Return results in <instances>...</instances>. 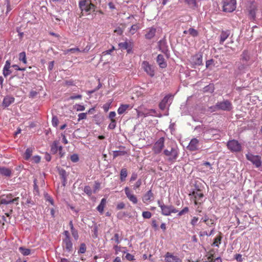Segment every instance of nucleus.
<instances>
[{
  "instance_id": "1",
  "label": "nucleus",
  "mask_w": 262,
  "mask_h": 262,
  "mask_svg": "<svg viewBox=\"0 0 262 262\" xmlns=\"http://www.w3.org/2000/svg\"><path fill=\"white\" fill-rule=\"evenodd\" d=\"M253 62L250 52L247 50H244L240 55L239 61L236 63L238 72L240 74L245 73Z\"/></svg>"
},
{
  "instance_id": "2",
  "label": "nucleus",
  "mask_w": 262,
  "mask_h": 262,
  "mask_svg": "<svg viewBox=\"0 0 262 262\" xmlns=\"http://www.w3.org/2000/svg\"><path fill=\"white\" fill-rule=\"evenodd\" d=\"M163 154L166 157L168 162L172 163L176 161L179 157V149L176 144H171L163 150Z\"/></svg>"
},
{
  "instance_id": "3",
  "label": "nucleus",
  "mask_w": 262,
  "mask_h": 262,
  "mask_svg": "<svg viewBox=\"0 0 262 262\" xmlns=\"http://www.w3.org/2000/svg\"><path fill=\"white\" fill-rule=\"evenodd\" d=\"M78 6L81 11V15H83V12L90 14L91 11H96V6L92 3L91 0H79Z\"/></svg>"
},
{
  "instance_id": "4",
  "label": "nucleus",
  "mask_w": 262,
  "mask_h": 262,
  "mask_svg": "<svg viewBox=\"0 0 262 262\" xmlns=\"http://www.w3.org/2000/svg\"><path fill=\"white\" fill-rule=\"evenodd\" d=\"M19 200V197H15V195L12 193L2 195L0 196V207L2 205H7L12 203L17 205Z\"/></svg>"
},
{
  "instance_id": "5",
  "label": "nucleus",
  "mask_w": 262,
  "mask_h": 262,
  "mask_svg": "<svg viewBox=\"0 0 262 262\" xmlns=\"http://www.w3.org/2000/svg\"><path fill=\"white\" fill-rule=\"evenodd\" d=\"M158 204L161 210V213L165 216H169L172 213H177L179 210L172 205H166L160 200L158 201Z\"/></svg>"
},
{
  "instance_id": "6",
  "label": "nucleus",
  "mask_w": 262,
  "mask_h": 262,
  "mask_svg": "<svg viewBox=\"0 0 262 262\" xmlns=\"http://www.w3.org/2000/svg\"><path fill=\"white\" fill-rule=\"evenodd\" d=\"M213 111L222 110L224 111H230L233 107L231 102L228 100L217 102L215 105L211 107Z\"/></svg>"
},
{
  "instance_id": "7",
  "label": "nucleus",
  "mask_w": 262,
  "mask_h": 262,
  "mask_svg": "<svg viewBox=\"0 0 262 262\" xmlns=\"http://www.w3.org/2000/svg\"><path fill=\"white\" fill-rule=\"evenodd\" d=\"M165 143V138H160L154 144L152 150L155 154H160L164 150Z\"/></svg>"
},
{
  "instance_id": "8",
  "label": "nucleus",
  "mask_w": 262,
  "mask_h": 262,
  "mask_svg": "<svg viewBox=\"0 0 262 262\" xmlns=\"http://www.w3.org/2000/svg\"><path fill=\"white\" fill-rule=\"evenodd\" d=\"M223 3L224 12H231L236 8V0H223Z\"/></svg>"
},
{
  "instance_id": "9",
  "label": "nucleus",
  "mask_w": 262,
  "mask_h": 262,
  "mask_svg": "<svg viewBox=\"0 0 262 262\" xmlns=\"http://www.w3.org/2000/svg\"><path fill=\"white\" fill-rule=\"evenodd\" d=\"M227 146L232 152H239L242 150L241 144L236 140H229L227 142Z\"/></svg>"
},
{
  "instance_id": "10",
  "label": "nucleus",
  "mask_w": 262,
  "mask_h": 262,
  "mask_svg": "<svg viewBox=\"0 0 262 262\" xmlns=\"http://www.w3.org/2000/svg\"><path fill=\"white\" fill-rule=\"evenodd\" d=\"M246 157L247 159L252 162L256 167H259L261 165L262 162L260 156L248 153L246 155Z\"/></svg>"
},
{
  "instance_id": "11",
  "label": "nucleus",
  "mask_w": 262,
  "mask_h": 262,
  "mask_svg": "<svg viewBox=\"0 0 262 262\" xmlns=\"http://www.w3.org/2000/svg\"><path fill=\"white\" fill-rule=\"evenodd\" d=\"M62 247L64 252L72 253L73 251V246L71 239H62Z\"/></svg>"
},
{
  "instance_id": "12",
  "label": "nucleus",
  "mask_w": 262,
  "mask_h": 262,
  "mask_svg": "<svg viewBox=\"0 0 262 262\" xmlns=\"http://www.w3.org/2000/svg\"><path fill=\"white\" fill-rule=\"evenodd\" d=\"M191 195H193L195 199L194 204L195 205L202 204L204 200V194L201 192V190L198 189L196 191H193Z\"/></svg>"
},
{
  "instance_id": "13",
  "label": "nucleus",
  "mask_w": 262,
  "mask_h": 262,
  "mask_svg": "<svg viewBox=\"0 0 262 262\" xmlns=\"http://www.w3.org/2000/svg\"><path fill=\"white\" fill-rule=\"evenodd\" d=\"M158 47L159 50L163 53L167 57L169 56V50L166 40L165 38L160 40L158 42Z\"/></svg>"
},
{
  "instance_id": "14",
  "label": "nucleus",
  "mask_w": 262,
  "mask_h": 262,
  "mask_svg": "<svg viewBox=\"0 0 262 262\" xmlns=\"http://www.w3.org/2000/svg\"><path fill=\"white\" fill-rule=\"evenodd\" d=\"M165 262H182V259L178 256L174 255L172 253L167 252L164 255Z\"/></svg>"
},
{
  "instance_id": "15",
  "label": "nucleus",
  "mask_w": 262,
  "mask_h": 262,
  "mask_svg": "<svg viewBox=\"0 0 262 262\" xmlns=\"http://www.w3.org/2000/svg\"><path fill=\"white\" fill-rule=\"evenodd\" d=\"M190 151H195L199 148V141L196 138L192 139L187 147Z\"/></svg>"
},
{
  "instance_id": "16",
  "label": "nucleus",
  "mask_w": 262,
  "mask_h": 262,
  "mask_svg": "<svg viewBox=\"0 0 262 262\" xmlns=\"http://www.w3.org/2000/svg\"><path fill=\"white\" fill-rule=\"evenodd\" d=\"M124 192L128 199L132 202L134 204H136L138 203V199L137 196L130 191L128 187L124 188Z\"/></svg>"
},
{
  "instance_id": "17",
  "label": "nucleus",
  "mask_w": 262,
  "mask_h": 262,
  "mask_svg": "<svg viewBox=\"0 0 262 262\" xmlns=\"http://www.w3.org/2000/svg\"><path fill=\"white\" fill-rule=\"evenodd\" d=\"M142 67L144 71L149 75L150 77H153L155 75V72L153 68L149 64L147 61H144L142 62Z\"/></svg>"
},
{
  "instance_id": "18",
  "label": "nucleus",
  "mask_w": 262,
  "mask_h": 262,
  "mask_svg": "<svg viewBox=\"0 0 262 262\" xmlns=\"http://www.w3.org/2000/svg\"><path fill=\"white\" fill-rule=\"evenodd\" d=\"M145 37L147 39H151L155 36L156 29L153 27L147 28L145 30Z\"/></svg>"
},
{
  "instance_id": "19",
  "label": "nucleus",
  "mask_w": 262,
  "mask_h": 262,
  "mask_svg": "<svg viewBox=\"0 0 262 262\" xmlns=\"http://www.w3.org/2000/svg\"><path fill=\"white\" fill-rule=\"evenodd\" d=\"M57 170L62 181L63 186H65L67 182L68 174L66 171L61 168H58Z\"/></svg>"
},
{
  "instance_id": "20",
  "label": "nucleus",
  "mask_w": 262,
  "mask_h": 262,
  "mask_svg": "<svg viewBox=\"0 0 262 262\" xmlns=\"http://www.w3.org/2000/svg\"><path fill=\"white\" fill-rule=\"evenodd\" d=\"M170 94L165 96L159 104V108L162 110H164L166 108V104L168 103L169 99L172 97Z\"/></svg>"
},
{
  "instance_id": "21",
  "label": "nucleus",
  "mask_w": 262,
  "mask_h": 262,
  "mask_svg": "<svg viewBox=\"0 0 262 262\" xmlns=\"http://www.w3.org/2000/svg\"><path fill=\"white\" fill-rule=\"evenodd\" d=\"M14 98L12 96H6L3 100L2 105L4 107H7L11 105L14 102Z\"/></svg>"
},
{
  "instance_id": "22",
  "label": "nucleus",
  "mask_w": 262,
  "mask_h": 262,
  "mask_svg": "<svg viewBox=\"0 0 262 262\" xmlns=\"http://www.w3.org/2000/svg\"><path fill=\"white\" fill-rule=\"evenodd\" d=\"M156 113V111L155 110L151 109L145 112L138 111L137 115L138 117L142 116L146 117L148 116H154L155 115Z\"/></svg>"
},
{
  "instance_id": "23",
  "label": "nucleus",
  "mask_w": 262,
  "mask_h": 262,
  "mask_svg": "<svg viewBox=\"0 0 262 262\" xmlns=\"http://www.w3.org/2000/svg\"><path fill=\"white\" fill-rule=\"evenodd\" d=\"M12 170L9 168L0 166V174L6 177H10L12 175Z\"/></svg>"
},
{
  "instance_id": "24",
  "label": "nucleus",
  "mask_w": 262,
  "mask_h": 262,
  "mask_svg": "<svg viewBox=\"0 0 262 262\" xmlns=\"http://www.w3.org/2000/svg\"><path fill=\"white\" fill-rule=\"evenodd\" d=\"M154 195L151 190H148L142 197V201L144 203L151 201L154 199Z\"/></svg>"
},
{
  "instance_id": "25",
  "label": "nucleus",
  "mask_w": 262,
  "mask_h": 262,
  "mask_svg": "<svg viewBox=\"0 0 262 262\" xmlns=\"http://www.w3.org/2000/svg\"><path fill=\"white\" fill-rule=\"evenodd\" d=\"M256 8L254 5H251L248 9V16L251 20H254L256 16Z\"/></svg>"
},
{
  "instance_id": "26",
  "label": "nucleus",
  "mask_w": 262,
  "mask_h": 262,
  "mask_svg": "<svg viewBox=\"0 0 262 262\" xmlns=\"http://www.w3.org/2000/svg\"><path fill=\"white\" fill-rule=\"evenodd\" d=\"M157 62L161 68H165L167 66V63L165 60L163 55L159 54L157 57Z\"/></svg>"
},
{
  "instance_id": "27",
  "label": "nucleus",
  "mask_w": 262,
  "mask_h": 262,
  "mask_svg": "<svg viewBox=\"0 0 262 262\" xmlns=\"http://www.w3.org/2000/svg\"><path fill=\"white\" fill-rule=\"evenodd\" d=\"M230 34V32L229 30H223L221 32L220 35V43L223 45L224 42L226 40V39L229 37Z\"/></svg>"
},
{
  "instance_id": "28",
  "label": "nucleus",
  "mask_w": 262,
  "mask_h": 262,
  "mask_svg": "<svg viewBox=\"0 0 262 262\" xmlns=\"http://www.w3.org/2000/svg\"><path fill=\"white\" fill-rule=\"evenodd\" d=\"M192 60L194 64L200 66L202 64V55H195L192 57Z\"/></svg>"
},
{
  "instance_id": "29",
  "label": "nucleus",
  "mask_w": 262,
  "mask_h": 262,
  "mask_svg": "<svg viewBox=\"0 0 262 262\" xmlns=\"http://www.w3.org/2000/svg\"><path fill=\"white\" fill-rule=\"evenodd\" d=\"M184 2L191 9H194L198 7L196 0H184Z\"/></svg>"
},
{
  "instance_id": "30",
  "label": "nucleus",
  "mask_w": 262,
  "mask_h": 262,
  "mask_svg": "<svg viewBox=\"0 0 262 262\" xmlns=\"http://www.w3.org/2000/svg\"><path fill=\"white\" fill-rule=\"evenodd\" d=\"M106 203V200L105 198L101 199L100 203L97 207V210L101 213L102 214L104 210V208Z\"/></svg>"
},
{
  "instance_id": "31",
  "label": "nucleus",
  "mask_w": 262,
  "mask_h": 262,
  "mask_svg": "<svg viewBox=\"0 0 262 262\" xmlns=\"http://www.w3.org/2000/svg\"><path fill=\"white\" fill-rule=\"evenodd\" d=\"M129 107V104H121L117 110L118 113L120 115L122 114Z\"/></svg>"
},
{
  "instance_id": "32",
  "label": "nucleus",
  "mask_w": 262,
  "mask_h": 262,
  "mask_svg": "<svg viewBox=\"0 0 262 262\" xmlns=\"http://www.w3.org/2000/svg\"><path fill=\"white\" fill-rule=\"evenodd\" d=\"M127 176V170L125 168H122L120 173V179L121 182H124Z\"/></svg>"
},
{
  "instance_id": "33",
  "label": "nucleus",
  "mask_w": 262,
  "mask_h": 262,
  "mask_svg": "<svg viewBox=\"0 0 262 262\" xmlns=\"http://www.w3.org/2000/svg\"><path fill=\"white\" fill-rule=\"evenodd\" d=\"M222 238V236L221 235V233L217 235L214 238V242L212 244V246H216L219 247V245L221 244V242Z\"/></svg>"
},
{
  "instance_id": "34",
  "label": "nucleus",
  "mask_w": 262,
  "mask_h": 262,
  "mask_svg": "<svg viewBox=\"0 0 262 262\" xmlns=\"http://www.w3.org/2000/svg\"><path fill=\"white\" fill-rule=\"evenodd\" d=\"M18 250L24 256L29 255L31 253V250L29 249L25 248L23 247H20Z\"/></svg>"
},
{
  "instance_id": "35",
  "label": "nucleus",
  "mask_w": 262,
  "mask_h": 262,
  "mask_svg": "<svg viewBox=\"0 0 262 262\" xmlns=\"http://www.w3.org/2000/svg\"><path fill=\"white\" fill-rule=\"evenodd\" d=\"M33 149L32 148H28L24 154V158L26 160H28L32 154Z\"/></svg>"
},
{
  "instance_id": "36",
  "label": "nucleus",
  "mask_w": 262,
  "mask_h": 262,
  "mask_svg": "<svg viewBox=\"0 0 262 262\" xmlns=\"http://www.w3.org/2000/svg\"><path fill=\"white\" fill-rule=\"evenodd\" d=\"M59 142L54 141L51 146V150L53 154H56L58 151Z\"/></svg>"
},
{
  "instance_id": "37",
  "label": "nucleus",
  "mask_w": 262,
  "mask_h": 262,
  "mask_svg": "<svg viewBox=\"0 0 262 262\" xmlns=\"http://www.w3.org/2000/svg\"><path fill=\"white\" fill-rule=\"evenodd\" d=\"M188 34L193 37H197L199 35V32L194 28H190L188 30Z\"/></svg>"
},
{
  "instance_id": "38",
  "label": "nucleus",
  "mask_w": 262,
  "mask_h": 262,
  "mask_svg": "<svg viewBox=\"0 0 262 262\" xmlns=\"http://www.w3.org/2000/svg\"><path fill=\"white\" fill-rule=\"evenodd\" d=\"M19 60L24 64L27 63L26 55L25 52H22L19 54Z\"/></svg>"
},
{
  "instance_id": "39",
  "label": "nucleus",
  "mask_w": 262,
  "mask_h": 262,
  "mask_svg": "<svg viewBox=\"0 0 262 262\" xmlns=\"http://www.w3.org/2000/svg\"><path fill=\"white\" fill-rule=\"evenodd\" d=\"M119 49L121 50H127L129 48L128 43L127 41L120 42L118 44Z\"/></svg>"
},
{
  "instance_id": "40",
  "label": "nucleus",
  "mask_w": 262,
  "mask_h": 262,
  "mask_svg": "<svg viewBox=\"0 0 262 262\" xmlns=\"http://www.w3.org/2000/svg\"><path fill=\"white\" fill-rule=\"evenodd\" d=\"M139 29L140 27L138 24L133 25L130 27L129 32L132 34H134Z\"/></svg>"
},
{
  "instance_id": "41",
  "label": "nucleus",
  "mask_w": 262,
  "mask_h": 262,
  "mask_svg": "<svg viewBox=\"0 0 262 262\" xmlns=\"http://www.w3.org/2000/svg\"><path fill=\"white\" fill-rule=\"evenodd\" d=\"M125 154V152L124 151L120 150H116L113 152V158H115L118 156H123Z\"/></svg>"
},
{
  "instance_id": "42",
  "label": "nucleus",
  "mask_w": 262,
  "mask_h": 262,
  "mask_svg": "<svg viewBox=\"0 0 262 262\" xmlns=\"http://www.w3.org/2000/svg\"><path fill=\"white\" fill-rule=\"evenodd\" d=\"M86 247L84 243H82L80 245L79 249L78 251V253H84L86 251Z\"/></svg>"
},
{
  "instance_id": "43",
  "label": "nucleus",
  "mask_w": 262,
  "mask_h": 262,
  "mask_svg": "<svg viewBox=\"0 0 262 262\" xmlns=\"http://www.w3.org/2000/svg\"><path fill=\"white\" fill-rule=\"evenodd\" d=\"M84 192L86 193L89 196L92 194V190L89 186H85L84 188Z\"/></svg>"
},
{
  "instance_id": "44",
  "label": "nucleus",
  "mask_w": 262,
  "mask_h": 262,
  "mask_svg": "<svg viewBox=\"0 0 262 262\" xmlns=\"http://www.w3.org/2000/svg\"><path fill=\"white\" fill-rule=\"evenodd\" d=\"M45 198L46 201H48L52 205H54V200L48 193L45 194Z\"/></svg>"
},
{
  "instance_id": "45",
  "label": "nucleus",
  "mask_w": 262,
  "mask_h": 262,
  "mask_svg": "<svg viewBox=\"0 0 262 262\" xmlns=\"http://www.w3.org/2000/svg\"><path fill=\"white\" fill-rule=\"evenodd\" d=\"M58 122H59V121H58V119L57 117L56 116H53L52 119V124L53 126L54 127H57L58 124Z\"/></svg>"
},
{
  "instance_id": "46",
  "label": "nucleus",
  "mask_w": 262,
  "mask_h": 262,
  "mask_svg": "<svg viewBox=\"0 0 262 262\" xmlns=\"http://www.w3.org/2000/svg\"><path fill=\"white\" fill-rule=\"evenodd\" d=\"M188 211H189L188 207H185L182 210H181L180 211H179L178 212V216H181L183 215V214L187 213V212H188Z\"/></svg>"
},
{
  "instance_id": "47",
  "label": "nucleus",
  "mask_w": 262,
  "mask_h": 262,
  "mask_svg": "<svg viewBox=\"0 0 262 262\" xmlns=\"http://www.w3.org/2000/svg\"><path fill=\"white\" fill-rule=\"evenodd\" d=\"M151 213L149 211H143L142 216L144 219H149L151 217Z\"/></svg>"
},
{
  "instance_id": "48",
  "label": "nucleus",
  "mask_w": 262,
  "mask_h": 262,
  "mask_svg": "<svg viewBox=\"0 0 262 262\" xmlns=\"http://www.w3.org/2000/svg\"><path fill=\"white\" fill-rule=\"evenodd\" d=\"M11 73H12V71L10 70V68L3 69V74L5 77H7Z\"/></svg>"
},
{
  "instance_id": "49",
  "label": "nucleus",
  "mask_w": 262,
  "mask_h": 262,
  "mask_svg": "<svg viewBox=\"0 0 262 262\" xmlns=\"http://www.w3.org/2000/svg\"><path fill=\"white\" fill-rule=\"evenodd\" d=\"M111 240L114 241L117 245L120 243L119 235L118 233H115L114 237L112 238Z\"/></svg>"
},
{
  "instance_id": "50",
  "label": "nucleus",
  "mask_w": 262,
  "mask_h": 262,
  "mask_svg": "<svg viewBox=\"0 0 262 262\" xmlns=\"http://www.w3.org/2000/svg\"><path fill=\"white\" fill-rule=\"evenodd\" d=\"M70 159L73 162H77L79 161V157L77 154H73L71 156Z\"/></svg>"
},
{
  "instance_id": "51",
  "label": "nucleus",
  "mask_w": 262,
  "mask_h": 262,
  "mask_svg": "<svg viewBox=\"0 0 262 262\" xmlns=\"http://www.w3.org/2000/svg\"><path fill=\"white\" fill-rule=\"evenodd\" d=\"M116 126V121L115 120H111V122L108 125V128L110 129H114Z\"/></svg>"
},
{
  "instance_id": "52",
  "label": "nucleus",
  "mask_w": 262,
  "mask_h": 262,
  "mask_svg": "<svg viewBox=\"0 0 262 262\" xmlns=\"http://www.w3.org/2000/svg\"><path fill=\"white\" fill-rule=\"evenodd\" d=\"M115 50V48L114 46H112V48L111 49H109L108 50H106V51H103L102 53V54L103 55H108V54H111L112 52L113 51H114V50Z\"/></svg>"
},
{
  "instance_id": "53",
  "label": "nucleus",
  "mask_w": 262,
  "mask_h": 262,
  "mask_svg": "<svg viewBox=\"0 0 262 262\" xmlns=\"http://www.w3.org/2000/svg\"><path fill=\"white\" fill-rule=\"evenodd\" d=\"M204 89L205 92H212L213 91V86L212 84H209L205 86Z\"/></svg>"
},
{
  "instance_id": "54",
  "label": "nucleus",
  "mask_w": 262,
  "mask_h": 262,
  "mask_svg": "<svg viewBox=\"0 0 262 262\" xmlns=\"http://www.w3.org/2000/svg\"><path fill=\"white\" fill-rule=\"evenodd\" d=\"M75 108L77 111H83L85 110V107L80 104H76L75 105Z\"/></svg>"
},
{
  "instance_id": "55",
  "label": "nucleus",
  "mask_w": 262,
  "mask_h": 262,
  "mask_svg": "<svg viewBox=\"0 0 262 262\" xmlns=\"http://www.w3.org/2000/svg\"><path fill=\"white\" fill-rule=\"evenodd\" d=\"M6 2L7 5V11L6 13L7 14L12 10V8L10 5V0H6Z\"/></svg>"
},
{
  "instance_id": "56",
  "label": "nucleus",
  "mask_w": 262,
  "mask_h": 262,
  "mask_svg": "<svg viewBox=\"0 0 262 262\" xmlns=\"http://www.w3.org/2000/svg\"><path fill=\"white\" fill-rule=\"evenodd\" d=\"M142 184V180L141 179H139L136 182L135 185L134 186V189L136 190L137 188H139Z\"/></svg>"
},
{
  "instance_id": "57",
  "label": "nucleus",
  "mask_w": 262,
  "mask_h": 262,
  "mask_svg": "<svg viewBox=\"0 0 262 262\" xmlns=\"http://www.w3.org/2000/svg\"><path fill=\"white\" fill-rule=\"evenodd\" d=\"M87 113H82L78 114V121L82 119H85L86 118Z\"/></svg>"
},
{
  "instance_id": "58",
  "label": "nucleus",
  "mask_w": 262,
  "mask_h": 262,
  "mask_svg": "<svg viewBox=\"0 0 262 262\" xmlns=\"http://www.w3.org/2000/svg\"><path fill=\"white\" fill-rule=\"evenodd\" d=\"M63 234L64 236V237L62 239H71V237H70V233H69L68 231L65 230L63 232Z\"/></svg>"
},
{
  "instance_id": "59",
  "label": "nucleus",
  "mask_w": 262,
  "mask_h": 262,
  "mask_svg": "<svg viewBox=\"0 0 262 262\" xmlns=\"http://www.w3.org/2000/svg\"><path fill=\"white\" fill-rule=\"evenodd\" d=\"M198 220H199V218L198 217L194 216L191 220V221L190 222V224H191V225L192 226L194 227L196 225Z\"/></svg>"
},
{
  "instance_id": "60",
  "label": "nucleus",
  "mask_w": 262,
  "mask_h": 262,
  "mask_svg": "<svg viewBox=\"0 0 262 262\" xmlns=\"http://www.w3.org/2000/svg\"><path fill=\"white\" fill-rule=\"evenodd\" d=\"M100 184L96 181L95 182L94 187V192L96 193V191L100 189Z\"/></svg>"
},
{
  "instance_id": "61",
  "label": "nucleus",
  "mask_w": 262,
  "mask_h": 262,
  "mask_svg": "<svg viewBox=\"0 0 262 262\" xmlns=\"http://www.w3.org/2000/svg\"><path fill=\"white\" fill-rule=\"evenodd\" d=\"M82 96L81 95H73L70 96V97L69 98V100H73L76 99H81L82 98Z\"/></svg>"
},
{
  "instance_id": "62",
  "label": "nucleus",
  "mask_w": 262,
  "mask_h": 262,
  "mask_svg": "<svg viewBox=\"0 0 262 262\" xmlns=\"http://www.w3.org/2000/svg\"><path fill=\"white\" fill-rule=\"evenodd\" d=\"M125 204L123 202H120L118 203L116 206V209L117 210H120L124 208Z\"/></svg>"
},
{
  "instance_id": "63",
  "label": "nucleus",
  "mask_w": 262,
  "mask_h": 262,
  "mask_svg": "<svg viewBox=\"0 0 262 262\" xmlns=\"http://www.w3.org/2000/svg\"><path fill=\"white\" fill-rule=\"evenodd\" d=\"M125 258L129 261H132L135 259L134 256L130 254V253H127L126 254Z\"/></svg>"
},
{
  "instance_id": "64",
  "label": "nucleus",
  "mask_w": 262,
  "mask_h": 262,
  "mask_svg": "<svg viewBox=\"0 0 262 262\" xmlns=\"http://www.w3.org/2000/svg\"><path fill=\"white\" fill-rule=\"evenodd\" d=\"M37 92L34 90H31L29 94V97L33 98L36 96Z\"/></svg>"
}]
</instances>
